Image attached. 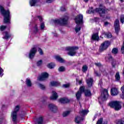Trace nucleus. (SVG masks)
I'll list each match as a JSON object with an SVG mask.
<instances>
[{
    "mask_svg": "<svg viewBox=\"0 0 124 124\" xmlns=\"http://www.w3.org/2000/svg\"><path fill=\"white\" fill-rule=\"evenodd\" d=\"M0 12L4 17V22L6 24H10V12L9 10H5L3 7L0 6Z\"/></svg>",
    "mask_w": 124,
    "mask_h": 124,
    "instance_id": "obj_1",
    "label": "nucleus"
},
{
    "mask_svg": "<svg viewBox=\"0 0 124 124\" xmlns=\"http://www.w3.org/2000/svg\"><path fill=\"white\" fill-rule=\"evenodd\" d=\"M107 12V11L103 8H97L95 10H93V7H91V8H90V9L88 10L86 12L89 14H92L93 13H95V12H97V13H99L101 17H103V16H104V15L106 14Z\"/></svg>",
    "mask_w": 124,
    "mask_h": 124,
    "instance_id": "obj_2",
    "label": "nucleus"
},
{
    "mask_svg": "<svg viewBox=\"0 0 124 124\" xmlns=\"http://www.w3.org/2000/svg\"><path fill=\"white\" fill-rule=\"evenodd\" d=\"M109 106L111 108H114L116 111H119L122 109V105L121 102L118 101H113L108 103Z\"/></svg>",
    "mask_w": 124,
    "mask_h": 124,
    "instance_id": "obj_3",
    "label": "nucleus"
},
{
    "mask_svg": "<svg viewBox=\"0 0 124 124\" xmlns=\"http://www.w3.org/2000/svg\"><path fill=\"white\" fill-rule=\"evenodd\" d=\"M78 49V46H68L65 48L66 51H68V55L69 56H71V57H73V56H75L76 55V50Z\"/></svg>",
    "mask_w": 124,
    "mask_h": 124,
    "instance_id": "obj_4",
    "label": "nucleus"
},
{
    "mask_svg": "<svg viewBox=\"0 0 124 124\" xmlns=\"http://www.w3.org/2000/svg\"><path fill=\"white\" fill-rule=\"evenodd\" d=\"M88 113H89V110L88 109H83L81 108L79 109V114L80 116L78 118V124L84 121V117L87 115Z\"/></svg>",
    "mask_w": 124,
    "mask_h": 124,
    "instance_id": "obj_5",
    "label": "nucleus"
},
{
    "mask_svg": "<svg viewBox=\"0 0 124 124\" xmlns=\"http://www.w3.org/2000/svg\"><path fill=\"white\" fill-rule=\"evenodd\" d=\"M20 110V106H16L14 110L12 112L11 117L13 122L16 123L17 121V112Z\"/></svg>",
    "mask_w": 124,
    "mask_h": 124,
    "instance_id": "obj_6",
    "label": "nucleus"
},
{
    "mask_svg": "<svg viewBox=\"0 0 124 124\" xmlns=\"http://www.w3.org/2000/svg\"><path fill=\"white\" fill-rule=\"evenodd\" d=\"M108 96L109 94H108V90L107 89H104L101 93V97L98 98L99 103L101 104L100 99H102L103 101H104V100H106L108 98Z\"/></svg>",
    "mask_w": 124,
    "mask_h": 124,
    "instance_id": "obj_7",
    "label": "nucleus"
},
{
    "mask_svg": "<svg viewBox=\"0 0 124 124\" xmlns=\"http://www.w3.org/2000/svg\"><path fill=\"white\" fill-rule=\"evenodd\" d=\"M67 20H68V16H66L62 19L54 20V23H55V24H58L61 26H63L67 24Z\"/></svg>",
    "mask_w": 124,
    "mask_h": 124,
    "instance_id": "obj_8",
    "label": "nucleus"
},
{
    "mask_svg": "<svg viewBox=\"0 0 124 124\" xmlns=\"http://www.w3.org/2000/svg\"><path fill=\"white\" fill-rule=\"evenodd\" d=\"M83 15L79 14L78 16V31H81V28L84 26V21L83 20Z\"/></svg>",
    "mask_w": 124,
    "mask_h": 124,
    "instance_id": "obj_9",
    "label": "nucleus"
},
{
    "mask_svg": "<svg viewBox=\"0 0 124 124\" xmlns=\"http://www.w3.org/2000/svg\"><path fill=\"white\" fill-rule=\"evenodd\" d=\"M36 52H37V46H35L32 47L29 53V58L31 60H32L33 58H34V56H35V54H36Z\"/></svg>",
    "mask_w": 124,
    "mask_h": 124,
    "instance_id": "obj_10",
    "label": "nucleus"
},
{
    "mask_svg": "<svg viewBox=\"0 0 124 124\" xmlns=\"http://www.w3.org/2000/svg\"><path fill=\"white\" fill-rule=\"evenodd\" d=\"M110 46V42L107 41L103 43L100 47V52H103L105 50H106L108 47Z\"/></svg>",
    "mask_w": 124,
    "mask_h": 124,
    "instance_id": "obj_11",
    "label": "nucleus"
},
{
    "mask_svg": "<svg viewBox=\"0 0 124 124\" xmlns=\"http://www.w3.org/2000/svg\"><path fill=\"white\" fill-rule=\"evenodd\" d=\"M108 61V62H111V65H112V67H115L116 64H117V61L116 60L113 59V57L111 55L108 54V56L106 57Z\"/></svg>",
    "mask_w": 124,
    "mask_h": 124,
    "instance_id": "obj_12",
    "label": "nucleus"
},
{
    "mask_svg": "<svg viewBox=\"0 0 124 124\" xmlns=\"http://www.w3.org/2000/svg\"><path fill=\"white\" fill-rule=\"evenodd\" d=\"M49 74L47 73L44 72L41 74V76L38 78V81H44L48 78Z\"/></svg>",
    "mask_w": 124,
    "mask_h": 124,
    "instance_id": "obj_13",
    "label": "nucleus"
},
{
    "mask_svg": "<svg viewBox=\"0 0 124 124\" xmlns=\"http://www.w3.org/2000/svg\"><path fill=\"white\" fill-rule=\"evenodd\" d=\"M114 27L115 32L117 34H119L120 31V20L119 19H116L114 22Z\"/></svg>",
    "mask_w": 124,
    "mask_h": 124,
    "instance_id": "obj_14",
    "label": "nucleus"
},
{
    "mask_svg": "<svg viewBox=\"0 0 124 124\" xmlns=\"http://www.w3.org/2000/svg\"><path fill=\"white\" fill-rule=\"evenodd\" d=\"M48 108L52 111L53 113H56V111L58 110V107L54 104H50L48 105Z\"/></svg>",
    "mask_w": 124,
    "mask_h": 124,
    "instance_id": "obj_15",
    "label": "nucleus"
},
{
    "mask_svg": "<svg viewBox=\"0 0 124 124\" xmlns=\"http://www.w3.org/2000/svg\"><path fill=\"white\" fill-rule=\"evenodd\" d=\"M30 4L31 6H35V5H39L40 1L39 0H30Z\"/></svg>",
    "mask_w": 124,
    "mask_h": 124,
    "instance_id": "obj_16",
    "label": "nucleus"
},
{
    "mask_svg": "<svg viewBox=\"0 0 124 124\" xmlns=\"http://www.w3.org/2000/svg\"><path fill=\"white\" fill-rule=\"evenodd\" d=\"M110 93L112 96L117 95L119 94V91L116 88H112L110 90Z\"/></svg>",
    "mask_w": 124,
    "mask_h": 124,
    "instance_id": "obj_17",
    "label": "nucleus"
},
{
    "mask_svg": "<svg viewBox=\"0 0 124 124\" xmlns=\"http://www.w3.org/2000/svg\"><path fill=\"white\" fill-rule=\"evenodd\" d=\"M85 91H86V89H85L84 86H81L79 88V91L78 92V98H80L81 97V94H82V93H85Z\"/></svg>",
    "mask_w": 124,
    "mask_h": 124,
    "instance_id": "obj_18",
    "label": "nucleus"
},
{
    "mask_svg": "<svg viewBox=\"0 0 124 124\" xmlns=\"http://www.w3.org/2000/svg\"><path fill=\"white\" fill-rule=\"evenodd\" d=\"M70 101V100L67 98H61L59 99V102H60V103H68Z\"/></svg>",
    "mask_w": 124,
    "mask_h": 124,
    "instance_id": "obj_19",
    "label": "nucleus"
},
{
    "mask_svg": "<svg viewBox=\"0 0 124 124\" xmlns=\"http://www.w3.org/2000/svg\"><path fill=\"white\" fill-rule=\"evenodd\" d=\"M86 81L88 87H92V86H93V78H90L87 79Z\"/></svg>",
    "mask_w": 124,
    "mask_h": 124,
    "instance_id": "obj_20",
    "label": "nucleus"
},
{
    "mask_svg": "<svg viewBox=\"0 0 124 124\" xmlns=\"http://www.w3.org/2000/svg\"><path fill=\"white\" fill-rule=\"evenodd\" d=\"M92 39L95 40V41H98L99 40V36H98V33H95L92 35Z\"/></svg>",
    "mask_w": 124,
    "mask_h": 124,
    "instance_id": "obj_21",
    "label": "nucleus"
},
{
    "mask_svg": "<svg viewBox=\"0 0 124 124\" xmlns=\"http://www.w3.org/2000/svg\"><path fill=\"white\" fill-rule=\"evenodd\" d=\"M3 39H8V38H10V37H11V34H9L7 32H4L3 33Z\"/></svg>",
    "mask_w": 124,
    "mask_h": 124,
    "instance_id": "obj_22",
    "label": "nucleus"
},
{
    "mask_svg": "<svg viewBox=\"0 0 124 124\" xmlns=\"http://www.w3.org/2000/svg\"><path fill=\"white\" fill-rule=\"evenodd\" d=\"M55 60H56V61H57L59 62H61V63L64 62V60H63V59H62V57H61V56L59 55L55 56Z\"/></svg>",
    "mask_w": 124,
    "mask_h": 124,
    "instance_id": "obj_23",
    "label": "nucleus"
},
{
    "mask_svg": "<svg viewBox=\"0 0 124 124\" xmlns=\"http://www.w3.org/2000/svg\"><path fill=\"white\" fill-rule=\"evenodd\" d=\"M84 93L85 95L87 97H90V96H92V92H91L90 90L85 89Z\"/></svg>",
    "mask_w": 124,
    "mask_h": 124,
    "instance_id": "obj_24",
    "label": "nucleus"
},
{
    "mask_svg": "<svg viewBox=\"0 0 124 124\" xmlns=\"http://www.w3.org/2000/svg\"><path fill=\"white\" fill-rule=\"evenodd\" d=\"M43 124V117L40 116L36 121L35 124Z\"/></svg>",
    "mask_w": 124,
    "mask_h": 124,
    "instance_id": "obj_25",
    "label": "nucleus"
},
{
    "mask_svg": "<svg viewBox=\"0 0 124 124\" xmlns=\"http://www.w3.org/2000/svg\"><path fill=\"white\" fill-rule=\"evenodd\" d=\"M51 86L58 87L61 86V83L59 81H52L50 82Z\"/></svg>",
    "mask_w": 124,
    "mask_h": 124,
    "instance_id": "obj_26",
    "label": "nucleus"
},
{
    "mask_svg": "<svg viewBox=\"0 0 124 124\" xmlns=\"http://www.w3.org/2000/svg\"><path fill=\"white\" fill-rule=\"evenodd\" d=\"M58 98V94L56 92L53 91L52 92V95L50 96V99L55 100Z\"/></svg>",
    "mask_w": 124,
    "mask_h": 124,
    "instance_id": "obj_27",
    "label": "nucleus"
},
{
    "mask_svg": "<svg viewBox=\"0 0 124 124\" xmlns=\"http://www.w3.org/2000/svg\"><path fill=\"white\" fill-rule=\"evenodd\" d=\"M74 20L76 22V24H77V26L75 29V31L76 33H77V32H78V27H77V26H78V16H76L75 18H74Z\"/></svg>",
    "mask_w": 124,
    "mask_h": 124,
    "instance_id": "obj_28",
    "label": "nucleus"
},
{
    "mask_svg": "<svg viewBox=\"0 0 124 124\" xmlns=\"http://www.w3.org/2000/svg\"><path fill=\"white\" fill-rule=\"evenodd\" d=\"M26 82L27 87H31V79L27 78L26 79Z\"/></svg>",
    "mask_w": 124,
    "mask_h": 124,
    "instance_id": "obj_29",
    "label": "nucleus"
},
{
    "mask_svg": "<svg viewBox=\"0 0 124 124\" xmlns=\"http://www.w3.org/2000/svg\"><path fill=\"white\" fill-rule=\"evenodd\" d=\"M118 52H119L118 48L115 47L112 49L111 53L114 55H117V54H118Z\"/></svg>",
    "mask_w": 124,
    "mask_h": 124,
    "instance_id": "obj_30",
    "label": "nucleus"
},
{
    "mask_svg": "<svg viewBox=\"0 0 124 124\" xmlns=\"http://www.w3.org/2000/svg\"><path fill=\"white\" fill-rule=\"evenodd\" d=\"M47 66L48 68H50V69H52V68H53V67H55V63H50L47 64Z\"/></svg>",
    "mask_w": 124,
    "mask_h": 124,
    "instance_id": "obj_31",
    "label": "nucleus"
},
{
    "mask_svg": "<svg viewBox=\"0 0 124 124\" xmlns=\"http://www.w3.org/2000/svg\"><path fill=\"white\" fill-rule=\"evenodd\" d=\"M58 70L60 72H63V71H65V67L64 66H61L59 68Z\"/></svg>",
    "mask_w": 124,
    "mask_h": 124,
    "instance_id": "obj_32",
    "label": "nucleus"
},
{
    "mask_svg": "<svg viewBox=\"0 0 124 124\" xmlns=\"http://www.w3.org/2000/svg\"><path fill=\"white\" fill-rule=\"evenodd\" d=\"M43 63V62L42 60H40L37 62H36V65L37 66H41V65H42V63Z\"/></svg>",
    "mask_w": 124,
    "mask_h": 124,
    "instance_id": "obj_33",
    "label": "nucleus"
},
{
    "mask_svg": "<svg viewBox=\"0 0 124 124\" xmlns=\"http://www.w3.org/2000/svg\"><path fill=\"white\" fill-rule=\"evenodd\" d=\"M115 79L116 81H120V79H121V77H120V74L119 73H117L116 74Z\"/></svg>",
    "mask_w": 124,
    "mask_h": 124,
    "instance_id": "obj_34",
    "label": "nucleus"
},
{
    "mask_svg": "<svg viewBox=\"0 0 124 124\" xmlns=\"http://www.w3.org/2000/svg\"><path fill=\"white\" fill-rule=\"evenodd\" d=\"M82 69L83 72H86V71H87L88 66H87V65H83V66L82 67Z\"/></svg>",
    "mask_w": 124,
    "mask_h": 124,
    "instance_id": "obj_35",
    "label": "nucleus"
},
{
    "mask_svg": "<svg viewBox=\"0 0 124 124\" xmlns=\"http://www.w3.org/2000/svg\"><path fill=\"white\" fill-rule=\"evenodd\" d=\"M70 113V111H65L63 113L62 116L63 117H67V116H68Z\"/></svg>",
    "mask_w": 124,
    "mask_h": 124,
    "instance_id": "obj_36",
    "label": "nucleus"
},
{
    "mask_svg": "<svg viewBox=\"0 0 124 124\" xmlns=\"http://www.w3.org/2000/svg\"><path fill=\"white\" fill-rule=\"evenodd\" d=\"M120 21L122 24L124 22V15H121L120 16Z\"/></svg>",
    "mask_w": 124,
    "mask_h": 124,
    "instance_id": "obj_37",
    "label": "nucleus"
},
{
    "mask_svg": "<svg viewBox=\"0 0 124 124\" xmlns=\"http://www.w3.org/2000/svg\"><path fill=\"white\" fill-rule=\"evenodd\" d=\"M104 34L105 35H106V36H107V38H111L112 37V34H111V33H105Z\"/></svg>",
    "mask_w": 124,
    "mask_h": 124,
    "instance_id": "obj_38",
    "label": "nucleus"
},
{
    "mask_svg": "<svg viewBox=\"0 0 124 124\" xmlns=\"http://www.w3.org/2000/svg\"><path fill=\"white\" fill-rule=\"evenodd\" d=\"M33 32L34 33H36L38 31V29L37 28V26L36 25L33 28Z\"/></svg>",
    "mask_w": 124,
    "mask_h": 124,
    "instance_id": "obj_39",
    "label": "nucleus"
},
{
    "mask_svg": "<svg viewBox=\"0 0 124 124\" xmlns=\"http://www.w3.org/2000/svg\"><path fill=\"white\" fill-rule=\"evenodd\" d=\"M6 29V26H0V31H4V30H5Z\"/></svg>",
    "mask_w": 124,
    "mask_h": 124,
    "instance_id": "obj_40",
    "label": "nucleus"
},
{
    "mask_svg": "<svg viewBox=\"0 0 124 124\" xmlns=\"http://www.w3.org/2000/svg\"><path fill=\"white\" fill-rule=\"evenodd\" d=\"M100 70H101L102 74H103V75H107V72H106L105 69H100Z\"/></svg>",
    "mask_w": 124,
    "mask_h": 124,
    "instance_id": "obj_41",
    "label": "nucleus"
},
{
    "mask_svg": "<svg viewBox=\"0 0 124 124\" xmlns=\"http://www.w3.org/2000/svg\"><path fill=\"white\" fill-rule=\"evenodd\" d=\"M39 88H40V89H42V90H44L45 89V86L42 84H39Z\"/></svg>",
    "mask_w": 124,
    "mask_h": 124,
    "instance_id": "obj_42",
    "label": "nucleus"
},
{
    "mask_svg": "<svg viewBox=\"0 0 124 124\" xmlns=\"http://www.w3.org/2000/svg\"><path fill=\"white\" fill-rule=\"evenodd\" d=\"M44 28H45V25L44 23H42L40 25V29L42 31V30L44 29Z\"/></svg>",
    "mask_w": 124,
    "mask_h": 124,
    "instance_id": "obj_43",
    "label": "nucleus"
},
{
    "mask_svg": "<svg viewBox=\"0 0 124 124\" xmlns=\"http://www.w3.org/2000/svg\"><path fill=\"white\" fill-rule=\"evenodd\" d=\"M117 124H124V120L121 119L119 120L117 122Z\"/></svg>",
    "mask_w": 124,
    "mask_h": 124,
    "instance_id": "obj_44",
    "label": "nucleus"
},
{
    "mask_svg": "<svg viewBox=\"0 0 124 124\" xmlns=\"http://www.w3.org/2000/svg\"><path fill=\"white\" fill-rule=\"evenodd\" d=\"M38 51L40 55H43V51H42V49H41V48H39Z\"/></svg>",
    "mask_w": 124,
    "mask_h": 124,
    "instance_id": "obj_45",
    "label": "nucleus"
},
{
    "mask_svg": "<svg viewBox=\"0 0 124 124\" xmlns=\"http://www.w3.org/2000/svg\"><path fill=\"white\" fill-rule=\"evenodd\" d=\"M94 74H95L96 76H97L98 77H100V76H101V74L98 73L96 71H94Z\"/></svg>",
    "mask_w": 124,
    "mask_h": 124,
    "instance_id": "obj_46",
    "label": "nucleus"
},
{
    "mask_svg": "<svg viewBox=\"0 0 124 124\" xmlns=\"http://www.w3.org/2000/svg\"><path fill=\"white\" fill-rule=\"evenodd\" d=\"M121 91L122 92V95L123 96V98H124V86L121 87Z\"/></svg>",
    "mask_w": 124,
    "mask_h": 124,
    "instance_id": "obj_47",
    "label": "nucleus"
},
{
    "mask_svg": "<svg viewBox=\"0 0 124 124\" xmlns=\"http://www.w3.org/2000/svg\"><path fill=\"white\" fill-rule=\"evenodd\" d=\"M3 70L0 67V76L1 75V76H3Z\"/></svg>",
    "mask_w": 124,
    "mask_h": 124,
    "instance_id": "obj_48",
    "label": "nucleus"
},
{
    "mask_svg": "<svg viewBox=\"0 0 124 124\" xmlns=\"http://www.w3.org/2000/svg\"><path fill=\"white\" fill-rule=\"evenodd\" d=\"M70 86V83H67V84L63 85V88H69V87Z\"/></svg>",
    "mask_w": 124,
    "mask_h": 124,
    "instance_id": "obj_49",
    "label": "nucleus"
},
{
    "mask_svg": "<svg viewBox=\"0 0 124 124\" xmlns=\"http://www.w3.org/2000/svg\"><path fill=\"white\" fill-rule=\"evenodd\" d=\"M95 65L98 66V67H101L102 65L100 63H95Z\"/></svg>",
    "mask_w": 124,
    "mask_h": 124,
    "instance_id": "obj_50",
    "label": "nucleus"
},
{
    "mask_svg": "<svg viewBox=\"0 0 124 124\" xmlns=\"http://www.w3.org/2000/svg\"><path fill=\"white\" fill-rule=\"evenodd\" d=\"M47 3H51V2H53L55 0H45Z\"/></svg>",
    "mask_w": 124,
    "mask_h": 124,
    "instance_id": "obj_51",
    "label": "nucleus"
},
{
    "mask_svg": "<svg viewBox=\"0 0 124 124\" xmlns=\"http://www.w3.org/2000/svg\"><path fill=\"white\" fill-rule=\"evenodd\" d=\"M75 122L77 124H78V116H77V117H75Z\"/></svg>",
    "mask_w": 124,
    "mask_h": 124,
    "instance_id": "obj_52",
    "label": "nucleus"
},
{
    "mask_svg": "<svg viewBox=\"0 0 124 124\" xmlns=\"http://www.w3.org/2000/svg\"><path fill=\"white\" fill-rule=\"evenodd\" d=\"M37 19H39V21H42V17L40 16H38L36 17Z\"/></svg>",
    "mask_w": 124,
    "mask_h": 124,
    "instance_id": "obj_53",
    "label": "nucleus"
},
{
    "mask_svg": "<svg viewBox=\"0 0 124 124\" xmlns=\"http://www.w3.org/2000/svg\"><path fill=\"white\" fill-rule=\"evenodd\" d=\"M61 11H65V8L62 7L61 8Z\"/></svg>",
    "mask_w": 124,
    "mask_h": 124,
    "instance_id": "obj_54",
    "label": "nucleus"
},
{
    "mask_svg": "<svg viewBox=\"0 0 124 124\" xmlns=\"http://www.w3.org/2000/svg\"><path fill=\"white\" fill-rule=\"evenodd\" d=\"M82 83V80L81 79V80L78 81V84L79 85H81Z\"/></svg>",
    "mask_w": 124,
    "mask_h": 124,
    "instance_id": "obj_55",
    "label": "nucleus"
},
{
    "mask_svg": "<svg viewBox=\"0 0 124 124\" xmlns=\"http://www.w3.org/2000/svg\"><path fill=\"white\" fill-rule=\"evenodd\" d=\"M53 35L54 36H56V37L58 36V34H57V33H54Z\"/></svg>",
    "mask_w": 124,
    "mask_h": 124,
    "instance_id": "obj_56",
    "label": "nucleus"
},
{
    "mask_svg": "<svg viewBox=\"0 0 124 124\" xmlns=\"http://www.w3.org/2000/svg\"><path fill=\"white\" fill-rule=\"evenodd\" d=\"M76 96L77 99H78V92L76 93Z\"/></svg>",
    "mask_w": 124,
    "mask_h": 124,
    "instance_id": "obj_57",
    "label": "nucleus"
},
{
    "mask_svg": "<svg viewBox=\"0 0 124 124\" xmlns=\"http://www.w3.org/2000/svg\"><path fill=\"white\" fill-rule=\"evenodd\" d=\"M108 24H109V23L106 22H105V26H107V25H108Z\"/></svg>",
    "mask_w": 124,
    "mask_h": 124,
    "instance_id": "obj_58",
    "label": "nucleus"
},
{
    "mask_svg": "<svg viewBox=\"0 0 124 124\" xmlns=\"http://www.w3.org/2000/svg\"><path fill=\"white\" fill-rule=\"evenodd\" d=\"M109 0H105V1L106 2V3H109V1H108Z\"/></svg>",
    "mask_w": 124,
    "mask_h": 124,
    "instance_id": "obj_59",
    "label": "nucleus"
},
{
    "mask_svg": "<svg viewBox=\"0 0 124 124\" xmlns=\"http://www.w3.org/2000/svg\"><path fill=\"white\" fill-rule=\"evenodd\" d=\"M79 106H80V108H81V107H82V105L81 104V103H79Z\"/></svg>",
    "mask_w": 124,
    "mask_h": 124,
    "instance_id": "obj_60",
    "label": "nucleus"
},
{
    "mask_svg": "<svg viewBox=\"0 0 124 124\" xmlns=\"http://www.w3.org/2000/svg\"><path fill=\"white\" fill-rule=\"evenodd\" d=\"M85 2H88L89 0H84Z\"/></svg>",
    "mask_w": 124,
    "mask_h": 124,
    "instance_id": "obj_61",
    "label": "nucleus"
},
{
    "mask_svg": "<svg viewBox=\"0 0 124 124\" xmlns=\"http://www.w3.org/2000/svg\"><path fill=\"white\" fill-rule=\"evenodd\" d=\"M120 1H121V2H124V0H120Z\"/></svg>",
    "mask_w": 124,
    "mask_h": 124,
    "instance_id": "obj_62",
    "label": "nucleus"
},
{
    "mask_svg": "<svg viewBox=\"0 0 124 124\" xmlns=\"http://www.w3.org/2000/svg\"><path fill=\"white\" fill-rule=\"evenodd\" d=\"M69 63H70V62H68V64H67V65H69Z\"/></svg>",
    "mask_w": 124,
    "mask_h": 124,
    "instance_id": "obj_63",
    "label": "nucleus"
},
{
    "mask_svg": "<svg viewBox=\"0 0 124 124\" xmlns=\"http://www.w3.org/2000/svg\"><path fill=\"white\" fill-rule=\"evenodd\" d=\"M94 119H95V118H96V116H94Z\"/></svg>",
    "mask_w": 124,
    "mask_h": 124,
    "instance_id": "obj_64",
    "label": "nucleus"
}]
</instances>
